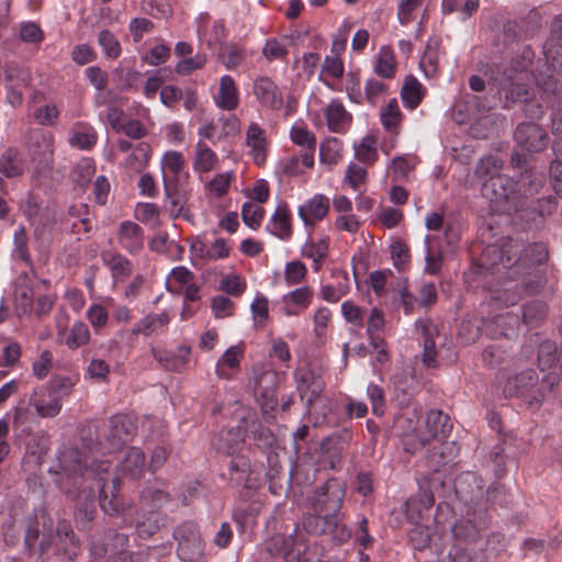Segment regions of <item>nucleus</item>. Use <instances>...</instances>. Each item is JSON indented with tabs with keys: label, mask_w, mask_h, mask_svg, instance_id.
Masks as SVG:
<instances>
[{
	"label": "nucleus",
	"mask_w": 562,
	"mask_h": 562,
	"mask_svg": "<svg viewBox=\"0 0 562 562\" xmlns=\"http://www.w3.org/2000/svg\"><path fill=\"white\" fill-rule=\"evenodd\" d=\"M135 431L134 424L125 415H115L110 419L104 432V442L95 447H89L91 462L88 468V459L82 460V453L75 447H65L58 454V464L55 470L60 475V487L66 495L76 502V518L80 522H88L94 515V494L100 490V506L108 515L119 514L123 505L112 492L111 497L100 486L103 474L109 471L110 461H98L97 454L113 453L121 449L123 443L130 440Z\"/></svg>",
	"instance_id": "obj_1"
},
{
	"label": "nucleus",
	"mask_w": 562,
	"mask_h": 562,
	"mask_svg": "<svg viewBox=\"0 0 562 562\" xmlns=\"http://www.w3.org/2000/svg\"><path fill=\"white\" fill-rule=\"evenodd\" d=\"M546 71L530 74L533 53L525 47L522 53L510 61L495 65L491 69V80L497 86L499 93L504 94L505 106L517 102H527L531 97L530 82L546 93H560V86L553 72L562 75V14L557 15L551 24V34L543 46Z\"/></svg>",
	"instance_id": "obj_2"
},
{
	"label": "nucleus",
	"mask_w": 562,
	"mask_h": 562,
	"mask_svg": "<svg viewBox=\"0 0 562 562\" xmlns=\"http://www.w3.org/2000/svg\"><path fill=\"white\" fill-rule=\"evenodd\" d=\"M547 283L546 271L541 268L528 266L520 269L518 273L508 277L498 291L495 301L505 306L515 305L521 299L522 293L537 294Z\"/></svg>",
	"instance_id": "obj_3"
},
{
	"label": "nucleus",
	"mask_w": 562,
	"mask_h": 562,
	"mask_svg": "<svg viewBox=\"0 0 562 562\" xmlns=\"http://www.w3.org/2000/svg\"><path fill=\"white\" fill-rule=\"evenodd\" d=\"M522 250V243L506 239L502 245L492 244L483 248L476 259V265L485 272L499 274L504 282L515 274V257Z\"/></svg>",
	"instance_id": "obj_4"
},
{
	"label": "nucleus",
	"mask_w": 562,
	"mask_h": 562,
	"mask_svg": "<svg viewBox=\"0 0 562 562\" xmlns=\"http://www.w3.org/2000/svg\"><path fill=\"white\" fill-rule=\"evenodd\" d=\"M517 324V317L510 316L508 313L506 315L497 314L493 319L471 315L463 319L459 337L467 345L474 344L483 334L495 339L501 336H507V326L514 327Z\"/></svg>",
	"instance_id": "obj_5"
},
{
	"label": "nucleus",
	"mask_w": 562,
	"mask_h": 562,
	"mask_svg": "<svg viewBox=\"0 0 562 562\" xmlns=\"http://www.w3.org/2000/svg\"><path fill=\"white\" fill-rule=\"evenodd\" d=\"M514 139L518 149L512 156V164L521 167L526 161V154H538L547 149L550 137L543 126L533 122H522L517 125L514 132Z\"/></svg>",
	"instance_id": "obj_6"
},
{
	"label": "nucleus",
	"mask_w": 562,
	"mask_h": 562,
	"mask_svg": "<svg viewBox=\"0 0 562 562\" xmlns=\"http://www.w3.org/2000/svg\"><path fill=\"white\" fill-rule=\"evenodd\" d=\"M538 374L533 369L524 370L513 378H509L504 386V395L506 397L529 396L536 402L544 398V392H551L559 384V376L555 373H549L542 379L539 395L532 394L533 387L538 383Z\"/></svg>",
	"instance_id": "obj_7"
},
{
	"label": "nucleus",
	"mask_w": 562,
	"mask_h": 562,
	"mask_svg": "<svg viewBox=\"0 0 562 562\" xmlns=\"http://www.w3.org/2000/svg\"><path fill=\"white\" fill-rule=\"evenodd\" d=\"M346 496L345 483L337 479H328L324 485L315 491L312 498V507L317 516L315 520H323L326 518L335 519L340 509Z\"/></svg>",
	"instance_id": "obj_8"
},
{
	"label": "nucleus",
	"mask_w": 562,
	"mask_h": 562,
	"mask_svg": "<svg viewBox=\"0 0 562 562\" xmlns=\"http://www.w3.org/2000/svg\"><path fill=\"white\" fill-rule=\"evenodd\" d=\"M482 194L494 209L503 213H517V191L514 180L504 175L490 177L482 186Z\"/></svg>",
	"instance_id": "obj_9"
},
{
	"label": "nucleus",
	"mask_w": 562,
	"mask_h": 562,
	"mask_svg": "<svg viewBox=\"0 0 562 562\" xmlns=\"http://www.w3.org/2000/svg\"><path fill=\"white\" fill-rule=\"evenodd\" d=\"M255 393L263 414H270L278 408V393L280 386L279 373L272 369H262L254 378Z\"/></svg>",
	"instance_id": "obj_10"
},
{
	"label": "nucleus",
	"mask_w": 562,
	"mask_h": 562,
	"mask_svg": "<svg viewBox=\"0 0 562 562\" xmlns=\"http://www.w3.org/2000/svg\"><path fill=\"white\" fill-rule=\"evenodd\" d=\"M178 541L177 553L183 561H195L203 554V542L196 525L192 521L180 525L173 532Z\"/></svg>",
	"instance_id": "obj_11"
},
{
	"label": "nucleus",
	"mask_w": 562,
	"mask_h": 562,
	"mask_svg": "<svg viewBox=\"0 0 562 562\" xmlns=\"http://www.w3.org/2000/svg\"><path fill=\"white\" fill-rule=\"evenodd\" d=\"M294 375L300 396L306 402L312 414L316 408L317 401L321 398L325 381L319 373H316L310 367L299 368Z\"/></svg>",
	"instance_id": "obj_12"
},
{
	"label": "nucleus",
	"mask_w": 562,
	"mask_h": 562,
	"mask_svg": "<svg viewBox=\"0 0 562 562\" xmlns=\"http://www.w3.org/2000/svg\"><path fill=\"white\" fill-rule=\"evenodd\" d=\"M55 138L50 133H36L30 144L29 154L38 171L50 170L54 166Z\"/></svg>",
	"instance_id": "obj_13"
},
{
	"label": "nucleus",
	"mask_w": 562,
	"mask_h": 562,
	"mask_svg": "<svg viewBox=\"0 0 562 562\" xmlns=\"http://www.w3.org/2000/svg\"><path fill=\"white\" fill-rule=\"evenodd\" d=\"M416 330L423 339L422 361L427 368L438 367V350L436 339L439 337V328L430 318L416 321Z\"/></svg>",
	"instance_id": "obj_14"
},
{
	"label": "nucleus",
	"mask_w": 562,
	"mask_h": 562,
	"mask_svg": "<svg viewBox=\"0 0 562 562\" xmlns=\"http://www.w3.org/2000/svg\"><path fill=\"white\" fill-rule=\"evenodd\" d=\"M30 405L35 409L37 416L42 418H53L57 416L63 407L60 397L55 391L48 387H40L32 392Z\"/></svg>",
	"instance_id": "obj_15"
},
{
	"label": "nucleus",
	"mask_w": 562,
	"mask_h": 562,
	"mask_svg": "<svg viewBox=\"0 0 562 562\" xmlns=\"http://www.w3.org/2000/svg\"><path fill=\"white\" fill-rule=\"evenodd\" d=\"M543 175L533 170H525L517 180H514V190L517 191V212L536 195L543 186Z\"/></svg>",
	"instance_id": "obj_16"
},
{
	"label": "nucleus",
	"mask_w": 562,
	"mask_h": 562,
	"mask_svg": "<svg viewBox=\"0 0 562 562\" xmlns=\"http://www.w3.org/2000/svg\"><path fill=\"white\" fill-rule=\"evenodd\" d=\"M328 130L337 134H346L352 123V114L348 112L339 99H333L323 109Z\"/></svg>",
	"instance_id": "obj_17"
},
{
	"label": "nucleus",
	"mask_w": 562,
	"mask_h": 562,
	"mask_svg": "<svg viewBox=\"0 0 562 562\" xmlns=\"http://www.w3.org/2000/svg\"><path fill=\"white\" fill-rule=\"evenodd\" d=\"M427 436L420 438V445L425 446L431 439L442 441L452 430V423L448 414L439 409H431L426 416Z\"/></svg>",
	"instance_id": "obj_18"
},
{
	"label": "nucleus",
	"mask_w": 562,
	"mask_h": 562,
	"mask_svg": "<svg viewBox=\"0 0 562 562\" xmlns=\"http://www.w3.org/2000/svg\"><path fill=\"white\" fill-rule=\"evenodd\" d=\"M314 290L308 285L296 288L283 294V315L300 316L311 306Z\"/></svg>",
	"instance_id": "obj_19"
},
{
	"label": "nucleus",
	"mask_w": 562,
	"mask_h": 562,
	"mask_svg": "<svg viewBox=\"0 0 562 562\" xmlns=\"http://www.w3.org/2000/svg\"><path fill=\"white\" fill-rule=\"evenodd\" d=\"M293 144L301 147L302 165L314 166V154L316 149V137L302 122L293 125L290 132Z\"/></svg>",
	"instance_id": "obj_20"
},
{
	"label": "nucleus",
	"mask_w": 562,
	"mask_h": 562,
	"mask_svg": "<svg viewBox=\"0 0 562 562\" xmlns=\"http://www.w3.org/2000/svg\"><path fill=\"white\" fill-rule=\"evenodd\" d=\"M345 449L346 442L340 436L326 437L321 443L319 463L324 468L336 470L341 464Z\"/></svg>",
	"instance_id": "obj_21"
},
{
	"label": "nucleus",
	"mask_w": 562,
	"mask_h": 562,
	"mask_svg": "<svg viewBox=\"0 0 562 562\" xmlns=\"http://www.w3.org/2000/svg\"><path fill=\"white\" fill-rule=\"evenodd\" d=\"M117 241L124 250L135 255L144 247V232L138 224L123 221L119 226Z\"/></svg>",
	"instance_id": "obj_22"
},
{
	"label": "nucleus",
	"mask_w": 562,
	"mask_h": 562,
	"mask_svg": "<svg viewBox=\"0 0 562 562\" xmlns=\"http://www.w3.org/2000/svg\"><path fill=\"white\" fill-rule=\"evenodd\" d=\"M548 259V248L543 243H533L529 246L522 244L521 252L515 257L514 273H518L520 269H526L528 266L539 268Z\"/></svg>",
	"instance_id": "obj_23"
},
{
	"label": "nucleus",
	"mask_w": 562,
	"mask_h": 562,
	"mask_svg": "<svg viewBox=\"0 0 562 562\" xmlns=\"http://www.w3.org/2000/svg\"><path fill=\"white\" fill-rule=\"evenodd\" d=\"M214 104L223 111H234L239 105V91L235 80L225 75L220 79L217 92L213 95Z\"/></svg>",
	"instance_id": "obj_24"
},
{
	"label": "nucleus",
	"mask_w": 562,
	"mask_h": 562,
	"mask_svg": "<svg viewBox=\"0 0 562 562\" xmlns=\"http://www.w3.org/2000/svg\"><path fill=\"white\" fill-rule=\"evenodd\" d=\"M483 481L475 472H464L457 476L454 491L464 501L473 502L483 494Z\"/></svg>",
	"instance_id": "obj_25"
},
{
	"label": "nucleus",
	"mask_w": 562,
	"mask_h": 562,
	"mask_svg": "<svg viewBox=\"0 0 562 562\" xmlns=\"http://www.w3.org/2000/svg\"><path fill=\"white\" fill-rule=\"evenodd\" d=\"M243 356V344L234 345L227 348L215 364L216 375L221 379H232L234 376L235 371L239 369Z\"/></svg>",
	"instance_id": "obj_26"
},
{
	"label": "nucleus",
	"mask_w": 562,
	"mask_h": 562,
	"mask_svg": "<svg viewBox=\"0 0 562 562\" xmlns=\"http://www.w3.org/2000/svg\"><path fill=\"white\" fill-rule=\"evenodd\" d=\"M329 206V199L324 194L317 193L300 207V215L305 224L314 225L325 218Z\"/></svg>",
	"instance_id": "obj_27"
},
{
	"label": "nucleus",
	"mask_w": 562,
	"mask_h": 562,
	"mask_svg": "<svg viewBox=\"0 0 562 562\" xmlns=\"http://www.w3.org/2000/svg\"><path fill=\"white\" fill-rule=\"evenodd\" d=\"M146 458L138 448H130L119 464V473L122 477L138 479L145 471Z\"/></svg>",
	"instance_id": "obj_28"
},
{
	"label": "nucleus",
	"mask_w": 562,
	"mask_h": 562,
	"mask_svg": "<svg viewBox=\"0 0 562 562\" xmlns=\"http://www.w3.org/2000/svg\"><path fill=\"white\" fill-rule=\"evenodd\" d=\"M246 146L250 148L255 162L261 165L266 158L267 138L266 132L257 123H251L247 128Z\"/></svg>",
	"instance_id": "obj_29"
},
{
	"label": "nucleus",
	"mask_w": 562,
	"mask_h": 562,
	"mask_svg": "<svg viewBox=\"0 0 562 562\" xmlns=\"http://www.w3.org/2000/svg\"><path fill=\"white\" fill-rule=\"evenodd\" d=\"M211 16L209 13H200L196 18V32L202 41H205L209 46L220 42L224 37L225 27L223 22L214 21L212 27L209 29Z\"/></svg>",
	"instance_id": "obj_30"
},
{
	"label": "nucleus",
	"mask_w": 562,
	"mask_h": 562,
	"mask_svg": "<svg viewBox=\"0 0 562 562\" xmlns=\"http://www.w3.org/2000/svg\"><path fill=\"white\" fill-rule=\"evenodd\" d=\"M164 170V184L166 194H170V186L173 179L183 170L184 158L183 155L176 150L167 151L161 160Z\"/></svg>",
	"instance_id": "obj_31"
},
{
	"label": "nucleus",
	"mask_w": 562,
	"mask_h": 562,
	"mask_svg": "<svg viewBox=\"0 0 562 562\" xmlns=\"http://www.w3.org/2000/svg\"><path fill=\"white\" fill-rule=\"evenodd\" d=\"M244 442V430L240 427L224 429L213 441L215 448L226 454H234Z\"/></svg>",
	"instance_id": "obj_32"
},
{
	"label": "nucleus",
	"mask_w": 562,
	"mask_h": 562,
	"mask_svg": "<svg viewBox=\"0 0 562 562\" xmlns=\"http://www.w3.org/2000/svg\"><path fill=\"white\" fill-rule=\"evenodd\" d=\"M384 313L378 307H373L367 322V336L370 345L374 349H379L384 345Z\"/></svg>",
	"instance_id": "obj_33"
},
{
	"label": "nucleus",
	"mask_w": 562,
	"mask_h": 562,
	"mask_svg": "<svg viewBox=\"0 0 562 562\" xmlns=\"http://www.w3.org/2000/svg\"><path fill=\"white\" fill-rule=\"evenodd\" d=\"M103 263L110 269L112 278L117 280H124L133 271V263L125 256L113 252L104 251L101 255Z\"/></svg>",
	"instance_id": "obj_34"
},
{
	"label": "nucleus",
	"mask_w": 562,
	"mask_h": 562,
	"mask_svg": "<svg viewBox=\"0 0 562 562\" xmlns=\"http://www.w3.org/2000/svg\"><path fill=\"white\" fill-rule=\"evenodd\" d=\"M190 352L191 349L188 346H180L176 352L153 349L155 359L166 369L172 371H179L184 368L189 360Z\"/></svg>",
	"instance_id": "obj_35"
},
{
	"label": "nucleus",
	"mask_w": 562,
	"mask_h": 562,
	"mask_svg": "<svg viewBox=\"0 0 562 562\" xmlns=\"http://www.w3.org/2000/svg\"><path fill=\"white\" fill-rule=\"evenodd\" d=\"M252 91L262 106L271 109L276 106L278 86L269 77L262 76L257 78L254 82Z\"/></svg>",
	"instance_id": "obj_36"
},
{
	"label": "nucleus",
	"mask_w": 562,
	"mask_h": 562,
	"mask_svg": "<svg viewBox=\"0 0 562 562\" xmlns=\"http://www.w3.org/2000/svg\"><path fill=\"white\" fill-rule=\"evenodd\" d=\"M140 506L143 509H155L160 508L168 502V494L164 490V483H153L144 487L139 497Z\"/></svg>",
	"instance_id": "obj_37"
},
{
	"label": "nucleus",
	"mask_w": 562,
	"mask_h": 562,
	"mask_svg": "<svg viewBox=\"0 0 562 562\" xmlns=\"http://www.w3.org/2000/svg\"><path fill=\"white\" fill-rule=\"evenodd\" d=\"M218 161L217 155L203 140L195 145L193 169L195 172L205 173L213 170Z\"/></svg>",
	"instance_id": "obj_38"
},
{
	"label": "nucleus",
	"mask_w": 562,
	"mask_h": 562,
	"mask_svg": "<svg viewBox=\"0 0 562 562\" xmlns=\"http://www.w3.org/2000/svg\"><path fill=\"white\" fill-rule=\"evenodd\" d=\"M24 171V164L16 148H8L0 157V172L7 178L19 177Z\"/></svg>",
	"instance_id": "obj_39"
},
{
	"label": "nucleus",
	"mask_w": 562,
	"mask_h": 562,
	"mask_svg": "<svg viewBox=\"0 0 562 562\" xmlns=\"http://www.w3.org/2000/svg\"><path fill=\"white\" fill-rule=\"evenodd\" d=\"M169 323V316L167 313L160 314H147L142 319H139L134 326L131 328L132 335H144L149 336L151 333L158 330L159 328L166 326Z\"/></svg>",
	"instance_id": "obj_40"
},
{
	"label": "nucleus",
	"mask_w": 562,
	"mask_h": 562,
	"mask_svg": "<svg viewBox=\"0 0 562 562\" xmlns=\"http://www.w3.org/2000/svg\"><path fill=\"white\" fill-rule=\"evenodd\" d=\"M329 238L324 237L317 240H311L303 247V255L313 260L314 271H319L324 260L328 256Z\"/></svg>",
	"instance_id": "obj_41"
},
{
	"label": "nucleus",
	"mask_w": 562,
	"mask_h": 562,
	"mask_svg": "<svg viewBox=\"0 0 562 562\" xmlns=\"http://www.w3.org/2000/svg\"><path fill=\"white\" fill-rule=\"evenodd\" d=\"M150 158V146L147 143L137 144L125 160V168L131 173L143 171Z\"/></svg>",
	"instance_id": "obj_42"
},
{
	"label": "nucleus",
	"mask_w": 562,
	"mask_h": 562,
	"mask_svg": "<svg viewBox=\"0 0 562 562\" xmlns=\"http://www.w3.org/2000/svg\"><path fill=\"white\" fill-rule=\"evenodd\" d=\"M114 300L110 296L102 299L101 303L90 305L87 311V318L91 326L97 330L106 326L109 322L108 306H112Z\"/></svg>",
	"instance_id": "obj_43"
},
{
	"label": "nucleus",
	"mask_w": 562,
	"mask_h": 562,
	"mask_svg": "<svg viewBox=\"0 0 562 562\" xmlns=\"http://www.w3.org/2000/svg\"><path fill=\"white\" fill-rule=\"evenodd\" d=\"M435 504L434 494L428 490H420L418 499L411 498L405 503L406 515L409 520L422 517V512Z\"/></svg>",
	"instance_id": "obj_44"
},
{
	"label": "nucleus",
	"mask_w": 562,
	"mask_h": 562,
	"mask_svg": "<svg viewBox=\"0 0 562 562\" xmlns=\"http://www.w3.org/2000/svg\"><path fill=\"white\" fill-rule=\"evenodd\" d=\"M97 133L95 131L86 125H80L70 131L69 133V144L72 147H77L79 149H90L97 143Z\"/></svg>",
	"instance_id": "obj_45"
},
{
	"label": "nucleus",
	"mask_w": 562,
	"mask_h": 562,
	"mask_svg": "<svg viewBox=\"0 0 562 562\" xmlns=\"http://www.w3.org/2000/svg\"><path fill=\"white\" fill-rule=\"evenodd\" d=\"M344 144L337 137H328L321 143L319 159L323 164L336 165L342 156Z\"/></svg>",
	"instance_id": "obj_46"
},
{
	"label": "nucleus",
	"mask_w": 562,
	"mask_h": 562,
	"mask_svg": "<svg viewBox=\"0 0 562 562\" xmlns=\"http://www.w3.org/2000/svg\"><path fill=\"white\" fill-rule=\"evenodd\" d=\"M547 304L543 301H531L522 306V321L530 327H538L547 317Z\"/></svg>",
	"instance_id": "obj_47"
},
{
	"label": "nucleus",
	"mask_w": 562,
	"mask_h": 562,
	"mask_svg": "<svg viewBox=\"0 0 562 562\" xmlns=\"http://www.w3.org/2000/svg\"><path fill=\"white\" fill-rule=\"evenodd\" d=\"M59 335H66L65 344L70 349H77L90 340V330L83 322H76L68 334L65 329H60Z\"/></svg>",
	"instance_id": "obj_48"
},
{
	"label": "nucleus",
	"mask_w": 562,
	"mask_h": 562,
	"mask_svg": "<svg viewBox=\"0 0 562 562\" xmlns=\"http://www.w3.org/2000/svg\"><path fill=\"white\" fill-rule=\"evenodd\" d=\"M396 70L395 56L391 48L383 46L378 55L374 72L382 78H393Z\"/></svg>",
	"instance_id": "obj_49"
},
{
	"label": "nucleus",
	"mask_w": 562,
	"mask_h": 562,
	"mask_svg": "<svg viewBox=\"0 0 562 562\" xmlns=\"http://www.w3.org/2000/svg\"><path fill=\"white\" fill-rule=\"evenodd\" d=\"M344 71V61L339 57L326 56L322 66L319 80H322L331 90H336L334 85L329 82L328 77L339 79L342 77Z\"/></svg>",
	"instance_id": "obj_50"
},
{
	"label": "nucleus",
	"mask_w": 562,
	"mask_h": 562,
	"mask_svg": "<svg viewBox=\"0 0 562 562\" xmlns=\"http://www.w3.org/2000/svg\"><path fill=\"white\" fill-rule=\"evenodd\" d=\"M355 157L362 164L373 165L379 157L376 140L373 136H366L355 146Z\"/></svg>",
	"instance_id": "obj_51"
},
{
	"label": "nucleus",
	"mask_w": 562,
	"mask_h": 562,
	"mask_svg": "<svg viewBox=\"0 0 562 562\" xmlns=\"http://www.w3.org/2000/svg\"><path fill=\"white\" fill-rule=\"evenodd\" d=\"M250 463L244 456H235L228 463L229 481L234 485L245 483L249 476Z\"/></svg>",
	"instance_id": "obj_52"
},
{
	"label": "nucleus",
	"mask_w": 562,
	"mask_h": 562,
	"mask_svg": "<svg viewBox=\"0 0 562 562\" xmlns=\"http://www.w3.org/2000/svg\"><path fill=\"white\" fill-rule=\"evenodd\" d=\"M422 83L414 77H407L401 92L402 100L406 108L415 109L423 99Z\"/></svg>",
	"instance_id": "obj_53"
},
{
	"label": "nucleus",
	"mask_w": 562,
	"mask_h": 562,
	"mask_svg": "<svg viewBox=\"0 0 562 562\" xmlns=\"http://www.w3.org/2000/svg\"><path fill=\"white\" fill-rule=\"evenodd\" d=\"M552 150L558 159L552 160L550 165V183L555 194L562 198V142L554 143Z\"/></svg>",
	"instance_id": "obj_54"
},
{
	"label": "nucleus",
	"mask_w": 562,
	"mask_h": 562,
	"mask_svg": "<svg viewBox=\"0 0 562 562\" xmlns=\"http://www.w3.org/2000/svg\"><path fill=\"white\" fill-rule=\"evenodd\" d=\"M34 292L26 282L19 283L14 291L15 308L20 314H32Z\"/></svg>",
	"instance_id": "obj_55"
},
{
	"label": "nucleus",
	"mask_w": 562,
	"mask_h": 562,
	"mask_svg": "<svg viewBox=\"0 0 562 562\" xmlns=\"http://www.w3.org/2000/svg\"><path fill=\"white\" fill-rule=\"evenodd\" d=\"M439 63V40L429 38L420 59V67L427 76L436 74Z\"/></svg>",
	"instance_id": "obj_56"
},
{
	"label": "nucleus",
	"mask_w": 562,
	"mask_h": 562,
	"mask_svg": "<svg viewBox=\"0 0 562 562\" xmlns=\"http://www.w3.org/2000/svg\"><path fill=\"white\" fill-rule=\"evenodd\" d=\"M342 518L344 515L340 513L337 515V517H335V519H330L329 517L322 520V532L329 530L334 538L337 540L338 544H342L351 538V531L347 528L346 525L342 524Z\"/></svg>",
	"instance_id": "obj_57"
},
{
	"label": "nucleus",
	"mask_w": 562,
	"mask_h": 562,
	"mask_svg": "<svg viewBox=\"0 0 562 562\" xmlns=\"http://www.w3.org/2000/svg\"><path fill=\"white\" fill-rule=\"evenodd\" d=\"M432 237L427 235L425 237L426 244V255H425V272L430 276H437L440 273L442 263H443V255L440 249H434L430 245Z\"/></svg>",
	"instance_id": "obj_58"
},
{
	"label": "nucleus",
	"mask_w": 562,
	"mask_h": 562,
	"mask_svg": "<svg viewBox=\"0 0 562 562\" xmlns=\"http://www.w3.org/2000/svg\"><path fill=\"white\" fill-rule=\"evenodd\" d=\"M557 344L551 340H544L538 348V366L541 371L550 369L558 361Z\"/></svg>",
	"instance_id": "obj_59"
},
{
	"label": "nucleus",
	"mask_w": 562,
	"mask_h": 562,
	"mask_svg": "<svg viewBox=\"0 0 562 562\" xmlns=\"http://www.w3.org/2000/svg\"><path fill=\"white\" fill-rule=\"evenodd\" d=\"M269 470L267 472L268 488L271 494L279 495L281 490L280 471H279V456L277 451L271 450L267 456Z\"/></svg>",
	"instance_id": "obj_60"
},
{
	"label": "nucleus",
	"mask_w": 562,
	"mask_h": 562,
	"mask_svg": "<svg viewBox=\"0 0 562 562\" xmlns=\"http://www.w3.org/2000/svg\"><path fill=\"white\" fill-rule=\"evenodd\" d=\"M453 537L459 541L474 542L479 536V527L471 520H460L452 527Z\"/></svg>",
	"instance_id": "obj_61"
},
{
	"label": "nucleus",
	"mask_w": 562,
	"mask_h": 562,
	"mask_svg": "<svg viewBox=\"0 0 562 562\" xmlns=\"http://www.w3.org/2000/svg\"><path fill=\"white\" fill-rule=\"evenodd\" d=\"M391 258L398 271L406 270L411 261L409 247L403 241L396 240L391 245Z\"/></svg>",
	"instance_id": "obj_62"
},
{
	"label": "nucleus",
	"mask_w": 562,
	"mask_h": 562,
	"mask_svg": "<svg viewBox=\"0 0 562 562\" xmlns=\"http://www.w3.org/2000/svg\"><path fill=\"white\" fill-rule=\"evenodd\" d=\"M160 527V518L156 512L149 510L147 516L138 518L136 524V531L140 538H148L158 531Z\"/></svg>",
	"instance_id": "obj_63"
},
{
	"label": "nucleus",
	"mask_w": 562,
	"mask_h": 562,
	"mask_svg": "<svg viewBox=\"0 0 562 562\" xmlns=\"http://www.w3.org/2000/svg\"><path fill=\"white\" fill-rule=\"evenodd\" d=\"M307 276L305 263L300 260H293L285 265L284 279L288 285L301 284Z\"/></svg>",
	"instance_id": "obj_64"
}]
</instances>
